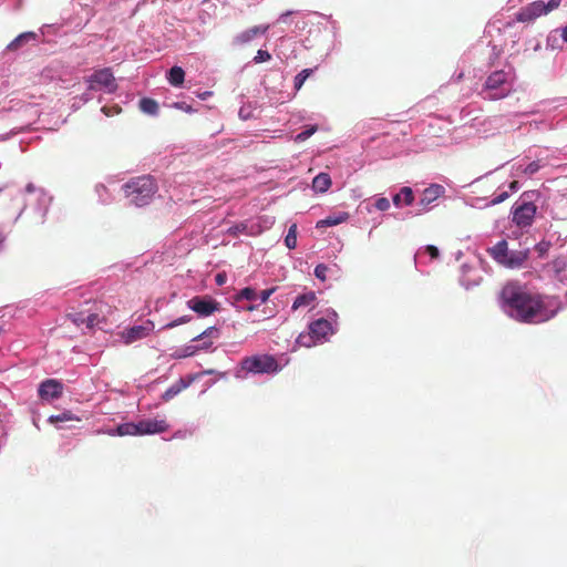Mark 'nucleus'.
<instances>
[{
	"label": "nucleus",
	"mask_w": 567,
	"mask_h": 567,
	"mask_svg": "<svg viewBox=\"0 0 567 567\" xmlns=\"http://www.w3.org/2000/svg\"><path fill=\"white\" fill-rule=\"evenodd\" d=\"M501 300L505 312L522 323L549 321L560 309L557 298L532 291L518 282L506 284L501 291Z\"/></svg>",
	"instance_id": "nucleus-1"
},
{
	"label": "nucleus",
	"mask_w": 567,
	"mask_h": 567,
	"mask_svg": "<svg viewBox=\"0 0 567 567\" xmlns=\"http://www.w3.org/2000/svg\"><path fill=\"white\" fill-rule=\"evenodd\" d=\"M124 194L137 207L148 205L157 192V185L150 175L132 178L123 186Z\"/></svg>",
	"instance_id": "nucleus-2"
},
{
	"label": "nucleus",
	"mask_w": 567,
	"mask_h": 567,
	"mask_svg": "<svg viewBox=\"0 0 567 567\" xmlns=\"http://www.w3.org/2000/svg\"><path fill=\"white\" fill-rule=\"evenodd\" d=\"M281 370L277 359L271 354H256L245 357L239 362L236 378L244 379L247 374H272Z\"/></svg>",
	"instance_id": "nucleus-3"
},
{
	"label": "nucleus",
	"mask_w": 567,
	"mask_h": 567,
	"mask_svg": "<svg viewBox=\"0 0 567 567\" xmlns=\"http://www.w3.org/2000/svg\"><path fill=\"white\" fill-rule=\"evenodd\" d=\"M511 92L508 74L504 71H495L489 74L483 85L481 94L485 100H499Z\"/></svg>",
	"instance_id": "nucleus-4"
},
{
	"label": "nucleus",
	"mask_w": 567,
	"mask_h": 567,
	"mask_svg": "<svg viewBox=\"0 0 567 567\" xmlns=\"http://www.w3.org/2000/svg\"><path fill=\"white\" fill-rule=\"evenodd\" d=\"M331 333V323L328 320L320 318L311 322L309 324L308 334H300L297 341L300 346L310 348L318 342H323Z\"/></svg>",
	"instance_id": "nucleus-5"
},
{
	"label": "nucleus",
	"mask_w": 567,
	"mask_h": 567,
	"mask_svg": "<svg viewBox=\"0 0 567 567\" xmlns=\"http://www.w3.org/2000/svg\"><path fill=\"white\" fill-rule=\"evenodd\" d=\"M561 0H549L547 3L543 1H534L526 7L522 8L516 14L515 19L518 22H532L535 19L549 13L560 6Z\"/></svg>",
	"instance_id": "nucleus-6"
},
{
	"label": "nucleus",
	"mask_w": 567,
	"mask_h": 567,
	"mask_svg": "<svg viewBox=\"0 0 567 567\" xmlns=\"http://www.w3.org/2000/svg\"><path fill=\"white\" fill-rule=\"evenodd\" d=\"M561 0H549L547 3L543 1H534L526 7L522 8L516 14L515 19L518 22H532L535 19L549 13L560 6Z\"/></svg>",
	"instance_id": "nucleus-7"
},
{
	"label": "nucleus",
	"mask_w": 567,
	"mask_h": 567,
	"mask_svg": "<svg viewBox=\"0 0 567 567\" xmlns=\"http://www.w3.org/2000/svg\"><path fill=\"white\" fill-rule=\"evenodd\" d=\"M87 83L89 89L94 91L104 89L106 92L113 93L117 89L115 78L110 68L95 71L89 76Z\"/></svg>",
	"instance_id": "nucleus-8"
},
{
	"label": "nucleus",
	"mask_w": 567,
	"mask_h": 567,
	"mask_svg": "<svg viewBox=\"0 0 567 567\" xmlns=\"http://www.w3.org/2000/svg\"><path fill=\"white\" fill-rule=\"evenodd\" d=\"M537 207L534 203H524L519 205L513 214V221L518 227L530 226L536 215Z\"/></svg>",
	"instance_id": "nucleus-9"
},
{
	"label": "nucleus",
	"mask_w": 567,
	"mask_h": 567,
	"mask_svg": "<svg viewBox=\"0 0 567 567\" xmlns=\"http://www.w3.org/2000/svg\"><path fill=\"white\" fill-rule=\"evenodd\" d=\"M188 308L202 317H207L218 309V303L210 297H194L187 301Z\"/></svg>",
	"instance_id": "nucleus-10"
},
{
	"label": "nucleus",
	"mask_w": 567,
	"mask_h": 567,
	"mask_svg": "<svg viewBox=\"0 0 567 567\" xmlns=\"http://www.w3.org/2000/svg\"><path fill=\"white\" fill-rule=\"evenodd\" d=\"M444 194V188L441 185L433 184L429 187H426L421 195V198L419 200V206H421V209L417 214H422L424 212L429 210V206L435 202L437 198H440Z\"/></svg>",
	"instance_id": "nucleus-11"
},
{
	"label": "nucleus",
	"mask_w": 567,
	"mask_h": 567,
	"mask_svg": "<svg viewBox=\"0 0 567 567\" xmlns=\"http://www.w3.org/2000/svg\"><path fill=\"white\" fill-rule=\"evenodd\" d=\"M140 422V435H152V434H161L166 432L169 429V424L165 419L161 420H151L145 419Z\"/></svg>",
	"instance_id": "nucleus-12"
},
{
	"label": "nucleus",
	"mask_w": 567,
	"mask_h": 567,
	"mask_svg": "<svg viewBox=\"0 0 567 567\" xmlns=\"http://www.w3.org/2000/svg\"><path fill=\"white\" fill-rule=\"evenodd\" d=\"M63 385L54 379L43 381L39 386V396L44 400L58 399L62 395Z\"/></svg>",
	"instance_id": "nucleus-13"
},
{
	"label": "nucleus",
	"mask_w": 567,
	"mask_h": 567,
	"mask_svg": "<svg viewBox=\"0 0 567 567\" xmlns=\"http://www.w3.org/2000/svg\"><path fill=\"white\" fill-rule=\"evenodd\" d=\"M269 29V25H255L240 33L233 39V44L237 47L245 45L252 41L255 38L265 34Z\"/></svg>",
	"instance_id": "nucleus-14"
},
{
	"label": "nucleus",
	"mask_w": 567,
	"mask_h": 567,
	"mask_svg": "<svg viewBox=\"0 0 567 567\" xmlns=\"http://www.w3.org/2000/svg\"><path fill=\"white\" fill-rule=\"evenodd\" d=\"M529 257V250H514L509 251L508 256L504 262V267L515 269L520 268L526 262Z\"/></svg>",
	"instance_id": "nucleus-15"
},
{
	"label": "nucleus",
	"mask_w": 567,
	"mask_h": 567,
	"mask_svg": "<svg viewBox=\"0 0 567 567\" xmlns=\"http://www.w3.org/2000/svg\"><path fill=\"white\" fill-rule=\"evenodd\" d=\"M151 330L152 329L147 326H134V327L127 329L123 333V337H124L126 343H133L137 340H141V339L147 337L150 334Z\"/></svg>",
	"instance_id": "nucleus-16"
},
{
	"label": "nucleus",
	"mask_w": 567,
	"mask_h": 567,
	"mask_svg": "<svg viewBox=\"0 0 567 567\" xmlns=\"http://www.w3.org/2000/svg\"><path fill=\"white\" fill-rule=\"evenodd\" d=\"M414 193L413 189L409 186H404L400 189L398 194H395L392 198L393 204L396 207L401 206H411L414 203Z\"/></svg>",
	"instance_id": "nucleus-17"
},
{
	"label": "nucleus",
	"mask_w": 567,
	"mask_h": 567,
	"mask_svg": "<svg viewBox=\"0 0 567 567\" xmlns=\"http://www.w3.org/2000/svg\"><path fill=\"white\" fill-rule=\"evenodd\" d=\"M489 255L496 260L499 265L504 266V262L508 256V246L506 240L498 241L495 246H493L489 250Z\"/></svg>",
	"instance_id": "nucleus-18"
},
{
	"label": "nucleus",
	"mask_w": 567,
	"mask_h": 567,
	"mask_svg": "<svg viewBox=\"0 0 567 567\" xmlns=\"http://www.w3.org/2000/svg\"><path fill=\"white\" fill-rule=\"evenodd\" d=\"M331 186V178L326 173L318 174L312 181V188L317 192L324 193Z\"/></svg>",
	"instance_id": "nucleus-19"
},
{
	"label": "nucleus",
	"mask_w": 567,
	"mask_h": 567,
	"mask_svg": "<svg viewBox=\"0 0 567 567\" xmlns=\"http://www.w3.org/2000/svg\"><path fill=\"white\" fill-rule=\"evenodd\" d=\"M190 381L186 382L183 379H179L176 383L169 386L162 395L164 401L172 400L179 392L185 390L189 385Z\"/></svg>",
	"instance_id": "nucleus-20"
},
{
	"label": "nucleus",
	"mask_w": 567,
	"mask_h": 567,
	"mask_svg": "<svg viewBox=\"0 0 567 567\" xmlns=\"http://www.w3.org/2000/svg\"><path fill=\"white\" fill-rule=\"evenodd\" d=\"M167 80L173 86H181L185 80L184 70L181 66H173L168 72Z\"/></svg>",
	"instance_id": "nucleus-21"
},
{
	"label": "nucleus",
	"mask_w": 567,
	"mask_h": 567,
	"mask_svg": "<svg viewBox=\"0 0 567 567\" xmlns=\"http://www.w3.org/2000/svg\"><path fill=\"white\" fill-rule=\"evenodd\" d=\"M348 218H349L348 213H341L338 216H329L324 219L319 220L317 223V228L336 226V225H339V224L346 221Z\"/></svg>",
	"instance_id": "nucleus-22"
},
{
	"label": "nucleus",
	"mask_w": 567,
	"mask_h": 567,
	"mask_svg": "<svg viewBox=\"0 0 567 567\" xmlns=\"http://www.w3.org/2000/svg\"><path fill=\"white\" fill-rule=\"evenodd\" d=\"M315 301H316V293L313 291H309L307 293L299 295L292 303V309L297 310L299 308L310 306Z\"/></svg>",
	"instance_id": "nucleus-23"
},
{
	"label": "nucleus",
	"mask_w": 567,
	"mask_h": 567,
	"mask_svg": "<svg viewBox=\"0 0 567 567\" xmlns=\"http://www.w3.org/2000/svg\"><path fill=\"white\" fill-rule=\"evenodd\" d=\"M116 433H117L120 436H125V435H140V422H137V423L128 422V423L120 424V425L116 427Z\"/></svg>",
	"instance_id": "nucleus-24"
},
{
	"label": "nucleus",
	"mask_w": 567,
	"mask_h": 567,
	"mask_svg": "<svg viewBox=\"0 0 567 567\" xmlns=\"http://www.w3.org/2000/svg\"><path fill=\"white\" fill-rule=\"evenodd\" d=\"M140 109L142 112L150 114V115H156L158 112V104L155 100L150 97H143L140 101Z\"/></svg>",
	"instance_id": "nucleus-25"
},
{
	"label": "nucleus",
	"mask_w": 567,
	"mask_h": 567,
	"mask_svg": "<svg viewBox=\"0 0 567 567\" xmlns=\"http://www.w3.org/2000/svg\"><path fill=\"white\" fill-rule=\"evenodd\" d=\"M35 34L33 32H25L18 35L13 41H11L7 49L9 51H16L18 50L24 42L34 39Z\"/></svg>",
	"instance_id": "nucleus-26"
},
{
	"label": "nucleus",
	"mask_w": 567,
	"mask_h": 567,
	"mask_svg": "<svg viewBox=\"0 0 567 567\" xmlns=\"http://www.w3.org/2000/svg\"><path fill=\"white\" fill-rule=\"evenodd\" d=\"M285 245L289 249H295L297 246V225L293 224L289 227L288 234L285 238Z\"/></svg>",
	"instance_id": "nucleus-27"
},
{
	"label": "nucleus",
	"mask_w": 567,
	"mask_h": 567,
	"mask_svg": "<svg viewBox=\"0 0 567 567\" xmlns=\"http://www.w3.org/2000/svg\"><path fill=\"white\" fill-rule=\"evenodd\" d=\"M311 73V69H303L301 72H299L295 78V89L300 90L305 81L310 76Z\"/></svg>",
	"instance_id": "nucleus-28"
},
{
	"label": "nucleus",
	"mask_w": 567,
	"mask_h": 567,
	"mask_svg": "<svg viewBox=\"0 0 567 567\" xmlns=\"http://www.w3.org/2000/svg\"><path fill=\"white\" fill-rule=\"evenodd\" d=\"M72 420L80 421V419L75 417L71 412H63L61 414L51 415L49 417V422L52 423V424H55V423H59V422H64V421H72Z\"/></svg>",
	"instance_id": "nucleus-29"
},
{
	"label": "nucleus",
	"mask_w": 567,
	"mask_h": 567,
	"mask_svg": "<svg viewBox=\"0 0 567 567\" xmlns=\"http://www.w3.org/2000/svg\"><path fill=\"white\" fill-rule=\"evenodd\" d=\"M258 297V293L257 291L254 289V288H250V287H246L244 289H241L238 295H237V299H245V300H256Z\"/></svg>",
	"instance_id": "nucleus-30"
},
{
	"label": "nucleus",
	"mask_w": 567,
	"mask_h": 567,
	"mask_svg": "<svg viewBox=\"0 0 567 567\" xmlns=\"http://www.w3.org/2000/svg\"><path fill=\"white\" fill-rule=\"evenodd\" d=\"M218 329L216 327H209L200 334L193 338L194 341L202 340L205 338H217L218 337Z\"/></svg>",
	"instance_id": "nucleus-31"
},
{
	"label": "nucleus",
	"mask_w": 567,
	"mask_h": 567,
	"mask_svg": "<svg viewBox=\"0 0 567 567\" xmlns=\"http://www.w3.org/2000/svg\"><path fill=\"white\" fill-rule=\"evenodd\" d=\"M100 322H101V319H100L99 315H96V313H91V315L85 317V326L89 329H93Z\"/></svg>",
	"instance_id": "nucleus-32"
},
{
	"label": "nucleus",
	"mask_w": 567,
	"mask_h": 567,
	"mask_svg": "<svg viewBox=\"0 0 567 567\" xmlns=\"http://www.w3.org/2000/svg\"><path fill=\"white\" fill-rule=\"evenodd\" d=\"M327 271L328 267L323 264H319L315 268V276L321 281H324L327 279Z\"/></svg>",
	"instance_id": "nucleus-33"
},
{
	"label": "nucleus",
	"mask_w": 567,
	"mask_h": 567,
	"mask_svg": "<svg viewBox=\"0 0 567 567\" xmlns=\"http://www.w3.org/2000/svg\"><path fill=\"white\" fill-rule=\"evenodd\" d=\"M270 59H271V55H270V53L268 51L258 50L257 54L254 58V62L255 63H262V62L269 61Z\"/></svg>",
	"instance_id": "nucleus-34"
},
{
	"label": "nucleus",
	"mask_w": 567,
	"mask_h": 567,
	"mask_svg": "<svg viewBox=\"0 0 567 567\" xmlns=\"http://www.w3.org/2000/svg\"><path fill=\"white\" fill-rule=\"evenodd\" d=\"M316 131H317V126H311L310 128H307V130L300 132L296 136V141L303 142V141L308 140Z\"/></svg>",
	"instance_id": "nucleus-35"
},
{
	"label": "nucleus",
	"mask_w": 567,
	"mask_h": 567,
	"mask_svg": "<svg viewBox=\"0 0 567 567\" xmlns=\"http://www.w3.org/2000/svg\"><path fill=\"white\" fill-rule=\"evenodd\" d=\"M374 207L378 210L385 212L390 208V200L385 197H380L375 200Z\"/></svg>",
	"instance_id": "nucleus-36"
},
{
	"label": "nucleus",
	"mask_w": 567,
	"mask_h": 567,
	"mask_svg": "<svg viewBox=\"0 0 567 567\" xmlns=\"http://www.w3.org/2000/svg\"><path fill=\"white\" fill-rule=\"evenodd\" d=\"M247 229V225L244 224V223H240V224H237V225H234L231 226L229 229H228V234L233 235V236H237L241 233H245Z\"/></svg>",
	"instance_id": "nucleus-37"
},
{
	"label": "nucleus",
	"mask_w": 567,
	"mask_h": 567,
	"mask_svg": "<svg viewBox=\"0 0 567 567\" xmlns=\"http://www.w3.org/2000/svg\"><path fill=\"white\" fill-rule=\"evenodd\" d=\"M68 318L76 326L85 324V317L83 313H70Z\"/></svg>",
	"instance_id": "nucleus-38"
},
{
	"label": "nucleus",
	"mask_w": 567,
	"mask_h": 567,
	"mask_svg": "<svg viewBox=\"0 0 567 567\" xmlns=\"http://www.w3.org/2000/svg\"><path fill=\"white\" fill-rule=\"evenodd\" d=\"M189 320H190V318H189L188 316H183V317H181V318H178V319H176V320L171 321V322H169V323H167L164 328H165V329H172V328L177 327V326H179V324L186 323V322H188Z\"/></svg>",
	"instance_id": "nucleus-39"
},
{
	"label": "nucleus",
	"mask_w": 567,
	"mask_h": 567,
	"mask_svg": "<svg viewBox=\"0 0 567 567\" xmlns=\"http://www.w3.org/2000/svg\"><path fill=\"white\" fill-rule=\"evenodd\" d=\"M102 112L106 115V116H112L114 114H118L121 112V107L115 105V106H112V107H109V106H103L102 107Z\"/></svg>",
	"instance_id": "nucleus-40"
},
{
	"label": "nucleus",
	"mask_w": 567,
	"mask_h": 567,
	"mask_svg": "<svg viewBox=\"0 0 567 567\" xmlns=\"http://www.w3.org/2000/svg\"><path fill=\"white\" fill-rule=\"evenodd\" d=\"M276 288L265 289L262 290L257 298L260 299V301L264 303L266 302L269 297L275 292Z\"/></svg>",
	"instance_id": "nucleus-41"
},
{
	"label": "nucleus",
	"mask_w": 567,
	"mask_h": 567,
	"mask_svg": "<svg viewBox=\"0 0 567 567\" xmlns=\"http://www.w3.org/2000/svg\"><path fill=\"white\" fill-rule=\"evenodd\" d=\"M539 167L540 165L537 162H532L526 166L525 173L528 175H533L538 172Z\"/></svg>",
	"instance_id": "nucleus-42"
},
{
	"label": "nucleus",
	"mask_w": 567,
	"mask_h": 567,
	"mask_svg": "<svg viewBox=\"0 0 567 567\" xmlns=\"http://www.w3.org/2000/svg\"><path fill=\"white\" fill-rule=\"evenodd\" d=\"M425 251L431 256L432 259H436L440 256V251H439L437 247H435L433 245H427L425 247Z\"/></svg>",
	"instance_id": "nucleus-43"
},
{
	"label": "nucleus",
	"mask_w": 567,
	"mask_h": 567,
	"mask_svg": "<svg viewBox=\"0 0 567 567\" xmlns=\"http://www.w3.org/2000/svg\"><path fill=\"white\" fill-rule=\"evenodd\" d=\"M507 197H508V194L506 192H503L499 195H497L495 198H493L491 200V204L492 205L499 204V203L504 202Z\"/></svg>",
	"instance_id": "nucleus-44"
},
{
	"label": "nucleus",
	"mask_w": 567,
	"mask_h": 567,
	"mask_svg": "<svg viewBox=\"0 0 567 567\" xmlns=\"http://www.w3.org/2000/svg\"><path fill=\"white\" fill-rule=\"evenodd\" d=\"M216 281H217V284H218V285H223V284H224V281H225V276H224V275H221V274H218V275L216 276Z\"/></svg>",
	"instance_id": "nucleus-45"
},
{
	"label": "nucleus",
	"mask_w": 567,
	"mask_h": 567,
	"mask_svg": "<svg viewBox=\"0 0 567 567\" xmlns=\"http://www.w3.org/2000/svg\"><path fill=\"white\" fill-rule=\"evenodd\" d=\"M536 248H537V250H538L540 254H543V252H545V251H546V248H545V247H543V246H542V244L537 245V246H536Z\"/></svg>",
	"instance_id": "nucleus-46"
},
{
	"label": "nucleus",
	"mask_w": 567,
	"mask_h": 567,
	"mask_svg": "<svg viewBox=\"0 0 567 567\" xmlns=\"http://www.w3.org/2000/svg\"><path fill=\"white\" fill-rule=\"evenodd\" d=\"M561 37L567 42V25L564 28Z\"/></svg>",
	"instance_id": "nucleus-47"
},
{
	"label": "nucleus",
	"mask_w": 567,
	"mask_h": 567,
	"mask_svg": "<svg viewBox=\"0 0 567 567\" xmlns=\"http://www.w3.org/2000/svg\"><path fill=\"white\" fill-rule=\"evenodd\" d=\"M210 346H212V342H208V343H206V342H205V343L200 347V349H207V348H209Z\"/></svg>",
	"instance_id": "nucleus-48"
},
{
	"label": "nucleus",
	"mask_w": 567,
	"mask_h": 567,
	"mask_svg": "<svg viewBox=\"0 0 567 567\" xmlns=\"http://www.w3.org/2000/svg\"><path fill=\"white\" fill-rule=\"evenodd\" d=\"M4 241V236L0 233V245Z\"/></svg>",
	"instance_id": "nucleus-49"
}]
</instances>
